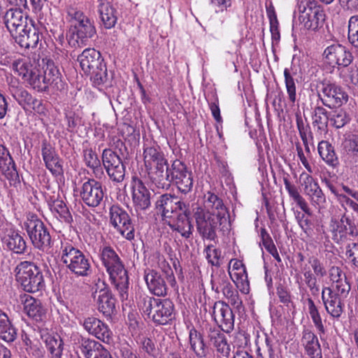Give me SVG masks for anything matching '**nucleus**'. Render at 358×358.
<instances>
[{"instance_id": "obj_12", "label": "nucleus", "mask_w": 358, "mask_h": 358, "mask_svg": "<svg viewBox=\"0 0 358 358\" xmlns=\"http://www.w3.org/2000/svg\"><path fill=\"white\" fill-rule=\"evenodd\" d=\"M109 223L117 232L127 241L135 238V228L129 213L118 204L109 208Z\"/></svg>"}, {"instance_id": "obj_58", "label": "nucleus", "mask_w": 358, "mask_h": 358, "mask_svg": "<svg viewBox=\"0 0 358 358\" xmlns=\"http://www.w3.org/2000/svg\"><path fill=\"white\" fill-rule=\"evenodd\" d=\"M348 28L349 42L358 49V15L350 17Z\"/></svg>"}, {"instance_id": "obj_1", "label": "nucleus", "mask_w": 358, "mask_h": 358, "mask_svg": "<svg viewBox=\"0 0 358 358\" xmlns=\"http://www.w3.org/2000/svg\"><path fill=\"white\" fill-rule=\"evenodd\" d=\"M66 20L71 23L69 43L73 47H84L94 41L96 29L93 19L75 6L66 8Z\"/></svg>"}, {"instance_id": "obj_8", "label": "nucleus", "mask_w": 358, "mask_h": 358, "mask_svg": "<svg viewBox=\"0 0 358 358\" xmlns=\"http://www.w3.org/2000/svg\"><path fill=\"white\" fill-rule=\"evenodd\" d=\"M299 20L306 29L316 30L325 20L323 7L315 0H298Z\"/></svg>"}, {"instance_id": "obj_62", "label": "nucleus", "mask_w": 358, "mask_h": 358, "mask_svg": "<svg viewBox=\"0 0 358 358\" xmlns=\"http://www.w3.org/2000/svg\"><path fill=\"white\" fill-rule=\"evenodd\" d=\"M308 263L317 278H323L327 275V271L324 264L317 257L314 256L310 257L308 259Z\"/></svg>"}, {"instance_id": "obj_51", "label": "nucleus", "mask_w": 358, "mask_h": 358, "mask_svg": "<svg viewBox=\"0 0 358 358\" xmlns=\"http://www.w3.org/2000/svg\"><path fill=\"white\" fill-rule=\"evenodd\" d=\"M317 150L321 158L329 165L336 166L338 164L337 155L332 145L326 141L319 143Z\"/></svg>"}, {"instance_id": "obj_28", "label": "nucleus", "mask_w": 358, "mask_h": 358, "mask_svg": "<svg viewBox=\"0 0 358 358\" xmlns=\"http://www.w3.org/2000/svg\"><path fill=\"white\" fill-rule=\"evenodd\" d=\"M189 206L188 203L187 210H180L172 219L166 222L173 231L178 232L182 237L187 239L192 236L194 228L189 217L191 213Z\"/></svg>"}, {"instance_id": "obj_39", "label": "nucleus", "mask_w": 358, "mask_h": 358, "mask_svg": "<svg viewBox=\"0 0 358 358\" xmlns=\"http://www.w3.org/2000/svg\"><path fill=\"white\" fill-rule=\"evenodd\" d=\"M302 344L306 354L310 358H322V348L317 336L310 329L303 331Z\"/></svg>"}, {"instance_id": "obj_15", "label": "nucleus", "mask_w": 358, "mask_h": 358, "mask_svg": "<svg viewBox=\"0 0 358 358\" xmlns=\"http://www.w3.org/2000/svg\"><path fill=\"white\" fill-rule=\"evenodd\" d=\"M11 67L14 73L20 76L24 83L39 92L40 87L43 85L40 81L41 69L25 58L14 60Z\"/></svg>"}, {"instance_id": "obj_23", "label": "nucleus", "mask_w": 358, "mask_h": 358, "mask_svg": "<svg viewBox=\"0 0 358 358\" xmlns=\"http://www.w3.org/2000/svg\"><path fill=\"white\" fill-rule=\"evenodd\" d=\"M330 231L332 233V238L336 243L344 242L350 237H355L358 235L351 220L343 215L340 219L331 217L330 222Z\"/></svg>"}, {"instance_id": "obj_53", "label": "nucleus", "mask_w": 358, "mask_h": 358, "mask_svg": "<svg viewBox=\"0 0 358 358\" xmlns=\"http://www.w3.org/2000/svg\"><path fill=\"white\" fill-rule=\"evenodd\" d=\"M292 73L290 69L285 68L283 71L285 84L286 91L288 95V99L292 105H294L296 101V82L294 78V75Z\"/></svg>"}, {"instance_id": "obj_33", "label": "nucleus", "mask_w": 358, "mask_h": 358, "mask_svg": "<svg viewBox=\"0 0 358 358\" xmlns=\"http://www.w3.org/2000/svg\"><path fill=\"white\" fill-rule=\"evenodd\" d=\"M342 145L345 154V163L358 176V134L348 135Z\"/></svg>"}, {"instance_id": "obj_56", "label": "nucleus", "mask_w": 358, "mask_h": 358, "mask_svg": "<svg viewBox=\"0 0 358 358\" xmlns=\"http://www.w3.org/2000/svg\"><path fill=\"white\" fill-rule=\"evenodd\" d=\"M350 120L349 115L342 108L330 112V122L337 129L342 128Z\"/></svg>"}, {"instance_id": "obj_19", "label": "nucleus", "mask_w": 358, "mask_h": 358, "mask_svg": "<svg viewBox=\"0 0 358 358\" xmlns=\"http://www.w3.org/2000/svg\"><path fill=\"white\" fill-rule=\"evenodd\" d=\"M102 164L110 179L121 182L125 176V166L119 155L111 149H104L102 152Z\"/></svg>"}, {"instance_id": "obj_2", "label": "nucleus", "mask_w": 358, "mask_h": 358, "mask_svg": "<svg viewBox=\"0 0 358 358\" xmlns=\"http://www.w3.org/2000/svg\"><path fill=\"white\" fill-rule=\"evenodd\" d=\"M171 183L185 194L191 192L193 187L192 172L179 159L173 161L171 164L168 163L153 185L158 189H168Z\"/></svg>"}, {"instance_id": "obj_59", "label": "nucleus", "mask_w": 358, "mask_h": 358, "mask_svg": "<svg viewBox=\"0 0 358 358\" xmlns=\"http://www.w3.org/2000/svg\"><path fill=\"white\" fill-rule=\"evenodd\" d=\"M208 264L219 267L220 266L221 250L215 248L213 244L206 246L204 249Z\"/></svg>"}, {"instance_id": "obj_45", "label": "nucleus", "mask_w": 358, "mask_h": 358, "mask_svg": "<svg viewBox=\"0 0 358 358\" xmlns=\"http://www.w3.org/2000/svg\"><path fill=\"white\" fill-rule=\"evenodd\" d=\"M17 329L8 315L0 309V338L6 342H13L17 338Z\"/></svg>"}, {"instance_id": "obj_35", "label": "nucleus", "mask_w": 358, "mask_h": 358, "mask_svg": "<svg viewBox=\"0 0 358 358\" xmlns=\"http://www.w3.org/2000/svg\"><path fill=\"white\" fill-rule=\"evenodd\" d=\"M78 61L85 74L93 72L103 63V57L99 51L94 48H86L78 57Z\"/></svg>"}, {"instance_id": "obj_29", "label": "nucleus", "mask_w": 358, "mask_h": 358, "mask_svg": "<svg viewBox=\"0 0 358 358\" xmlns=\"http://www.w3.org/2000/svg\"><path fill=\"white\" fill-rule=\"evenodd\" d=\"M1 17H3L6 27L13 37L20 31L22 32L28 26L27 17L23 14L22 8L4 10L3 15Z\"/></svg>"}, {"instance_id": "obj_40", "label": "nucleus", "mask_w": 358, "mask_h": 358, "mask_svg": "<svg viewBox=\"0 0 358 358\" xmlns=\"http://www.w3.org/2000/svg\"><path fill=\"white\" fill-rule=\"evenodd\" d=\"M13 38L22 48H34L39 41V32L34 26L30 24Z\"/></svg>"}, {"instance_id": "obj_24", "label": "nucleus", "mask_w": 358, "mask_h": 358, "mask_svg": "<svg viewBox=\"0 0 358 358\" xmlns=\"http://www.w3.org/2000/svg\"><path fill=\"white\" fill-rule=\"evenodd\" d=\"M212 316L218 325L227 333H230L234 327V314L228 303L223 301L215 302Z\"/></svg>"}, {"instance_id": "obj_32", "label": "nucleus", "mask_w": 358, "mask_h": 358, "mask_svg": "<svg viewBox=\"0 0 358 358\" xmlns=\"http://www.w3.org/2000/svg\"><path fill=\"white\" fill-rule=\"evenodd\" d=\"M225 331L219 327H210L207 329V339L210 345L213 346L218 354L228 357L231 348Z\"/></svg>"}, {"instance_id": "obj_47", "label": "nucleus", "mask_w": 358, "mask_h": 358, "mask_svg": "<svg viewBox=\"0 0 358 358\" xmlns=\"http://www.w3.org/2000/svg\"><path fill=\"white\" fill-rule=\"evenodd\" d=\"M103 348V345L94 339L82 337L79 341V348L85 358H96Z\"/></svg>"}, {"instance_id": "obj_34", "label": "nucleus", "mask_w": 358, "mask_h": 358, "mask_svg": "<svg viewBox=\"0 0 358 358\" xmlns=\"http://www.w3.org/2000/svg\"><path fill=\"white\" fill-rule=\"evenodd\" d=\"M20 301L24 306V310L27 315L37 322H41L46 318L45 309L39 300L29 294L20 295Z\"/></svg>"}, {"instance_id": "obj_5", "label": "nucleus", "mask_w": 358, "mask_h": 358, "mask_svg": "<svg viewBox=\"0 0 358 358\" xmlns=\"http://www.w3.org/2000/svg\"><path fill=\"white\" fill-rule=\"evenodd\" d=\"M61 262L77 277H87L92 268L88 255L74 247L69 242L62 243L60 252Z\"/></svg>"}, {"instance_id": "obj_14", "label": "nucleus", "mask_w": 358, "mask_h": 358, "mask_svg": "<svg viewBox=\"0 0 358 358\" xmlns=\"http://www.w3.org/2000/svg\"><path fill=\"white\" fill-rule=\"evenodd\" d=\"M319 88L320 100L329 108L341 106L348 101V93L336 83L324 80L320 83Z\"/></svg>"}, {"instance_id": "obj_43", "label": "nucleus", "mask_w": 358, "mask_h": 358, "mask_svg": "<svg viewBox=\"0 0 358 358\" xmlns=\"http://www.w3.org/2000/svg\"><path fill=\"white\" fill-rule=\"evenodd\" d=\"M329 277L332 281V285L330 287H324L323 289L350 291V285L345 274L340 267L332 266L329 270Z\"/></svg>"}, {"instance_id": "obj_63", "label": "nucleus", "mask_w": 358, "mask_h": 358, "mask_svg": "<svg viewBox=\"0 0 358 358\" xmlns=\"http://www.w3.org/2000/svg\"><path fill=\"white\" fill-rule=\"evenodd\" d=\"M208 103L212 113L213 117L218 123L222 122V118L220 115V110L219 107V99L217 94L213 92L212 98L208 99Z\"/></svg>"}, {"instance_id": "obj_25", "label": "nucleus", "mask_w": 358, "mask_h": 358, "mask_svg": "<svg viewBox=\"0 0 358 358\" xmlns=\"http://www.w3.org/2000/svg\"><path fill=\"white\" fill-rule=\"evenodd\" d=\"M82 325L92 336L106 344L113 342V334L107 324L95 317L84 319Z\"/></svg>"}, {"instance_id": "obj_30", "label": "nucleus", "mask_w": 358, "mask_h": 358, "mask_svg": "<svg viewBox=\"0 0 358 358\" xmlns=\"http://www.w3.org/2000/svg\"><path fill=\"white\" fill-rule=\"evenodd\" d=\"M144 280L152 294L157 296H165L167 294L169 283L159 271L150 268L145 269Z\"/></svg>"}, {"instance_id": "obj_4", "label": "nucleus", "mask_w": 358, "mask_h": 358, "mask_svg": "<svg viewBox=\"0 0 358 358\" xmlns=\"http://www.w3.org/2000/svg\"><path fill=\"white\" fill-rule=\"evenodd\" d=\"M138 307L144 317L155 325H166L175 318L174 304L169 299H155L143 295L139 297Z\"/></svg>"}, {"instance_id": "obj_18", "label": "nucleus", "mask_w": 358, "mask_h": 358, "mask_svg": "<svg viewBox=\"0 0 358 358\" xmlns=\"http://www.w3.org/2000/svg\"><path fill=\"white\" fill-rule=\"evenodd\" d=\"M104 195L101 183L94 178H87L79 189L80 199L88 207L99 206L103 201Z\"/></svg>"}, {"instance_id": "obj_61", "label": "nucleus", "mask_w": 358, "mask_h": 358, "mask_svg": "<svg viewBox=\"0 0 358 358\" xmlns=\"http://www.w3.org/2000/svg\"><path fill=\"white\" fill-rule=\"evenodd\" d=\"M305 285L308 287L312 296H317L320 291V285L317 283L316 275L312 271L303 274Z\"/></svg>"}, {"instance_id": "obj_41", "label": "nucleus", "mask_w": 358, "mask_h": 358, "mask_svg": "<svg viewBox=\"0 0 358 358\" xmlns=\"http://www.w3.org/2000/svg\"><path fill=\"white\" fill-rule=\"evenodd\" d=\"M97 11L106 29H111L117 22L116 10L108 0H98Z\"/></svg>"}, {"instance_id": "obj_52", "label": "nucleus", "mask_w": 358, "mask_h": 358, "mask_svg": "<svg viewBox=\"0 0 358 358\" xmlns=\"http://www.w3.org/2000/svg\"><path fill=\"white\" fill-rule=\"evenodd\" d=\"M310 209L309 212H301L296 210L294 212L295 218L296 222L302 231L309 237L314 235L315 220L310 217Z\"/></svg>"}, {"instance_id": "obj_49", "label": "nucleus", "mask_w": 358, "mask_h": 358, "mask_svg": "<svg viewBox=\"0 0 358 358\" xmlns=\"http://www.w3.org/2000/svg\"><path fill=\"white\" fill-rule=\"evenodd\" d=\"M283 182L285 189L288 192L289 197L299 206V207L303 212L308 213L309 206L308 203L301 195L296 186L290 182L288 175L283 177Z\"/></svg>"}, {"instance_id": "obj_7", "label": "nucleus", "mask_w": 358, "mask_h": 358, "mask_svg": "<svg viewBox=\"0 0 358 358\" xmlns=\"http://www.w3.org/2000/svg\"><path fill=\"white\" fill-rule=\"evenodd\" d=\"M23 228L34 248L48 252L52 248L53 242L50 230L36 215H27Z\"/></svg>"}, {"instance_id": "obj_9", "label": "nucleus", "mask_w": 358, "mask_h": 358, "mask_svg": "<svg viewBox=\"0 0 358 358\" xmlns=\"http://www.w3.org/2000/svg\"><path fill=\"white\" fill-rule=\"evenodd\" d=\"M3 219L0 215V240L3 249L17 255H24L27 250L24 238L12 224L4 223Z\"/></svg>"}, {"instance_id": "obj_38", "label": "nucleus", "mask_w": 358, "mask_h": 358, "mask_svg": "<svg viewBox=\"0 0 358 358\" xmlns=\"http://www.w3.org/2000/svg\"><path fill=\"white\" fill-rule=\"evenodd\" d=\"M46 201L51 213L61 222L71 224L73 222L72 215L65 202L55 196L46 197Z\"/></svg>"}, {"instance_id": "obj_57", "label": "nucleus", "mask_w": 358, "mask_h": 358, "mask_svg": "<svg viewBox=\"0 0 358 358\" xmlns=\"http://www.w3.org/2000/svg\"><path fill=\"white\" fill-rule=\"evenodd\" d=\"M157 264L160 270L159 272L166 278L169 285L174 287L176 284V278L169 263L162 257L159 258Z\"/></svg>"}, {"instance_id": "obj_27", "label": "nucleus", "mask_w": 358, "mask_h": 358, "mask_svg": "<svg viewBox=\"0 0 358 358\" xmlns=\"http://www.w3.org/2000/svg\"><path fill=\"white\" fill-rule=\"evenodd\" d=\"M41 155L45 166L51 174L56 178L63 176V161L55 148L46 141H43L41 146Z\"/></svg>"}, {"instance_id": "obj_6", "label": "nucleus", "mask_w": 358, "mask_h": 358, "mask_svg": "<svg viewBox=\"0 0 358 358\" xmlns=\"http://www.w3.org/2000/svg\"><path fill=\"white\" fill-rule=\"evenodd\" d=\"M14 273L16 281L24 292L34 293L45 287L41 268L32 262H20L15 266Z\"/></svg>"}, {"instance_id": "obj_36", "label": "nucleus", "mask_w": 358, "mask_h": 358, "mask_svg": "<svg viewBox=\"0 0 358 358\" xmlns=\"http://www.w3.org/2000/svg\"><path fill=\"white\" fill-rule=\"evenodd\" d=\"M40 334L50 358H64L66 356L64 352V342L59 336L50 334L44 330H40Z\"/></svg>"}, {"instance_id": "obj_55", "label": "nucleus", "mask_w": 358, "mask_h": 358, "mask_svg": "<svg viewBox=\"0 0 358 358\" xmlns=\"http://www.w3.org/2000/svg\"><path fill=\"white\" fill-rule=\"evenodd\" d=\"M231 278L234 282L241 283L240 290L241 292L247 294L249 292V282L248 280V273L245 267L241 268L239 270L233 272L229 271Z\"/></svg>"}, {"instance_id": "obj_16", "label": "nucleus", "mask_w": 358, "mask_h": 358, "mask_svg": "<svg viewBox=\"0 0 358 358\" xmlns=\"http://www.w3.org/2000/svg\"><path fill=\"white\" fill-rule=\"evenodd\" d=\"M350 291L322 289V299L327 313L331 318L339 320L345 313V303Z\"/></svg>"}, {"instance_id": "obj_26", "label": "nucleus", "mask_w": 358, "mask_h": 358, "mask_svg": "<svg viewBox=\"0 0 358 358\" xmlns=\"http://www.w3.org/2000/svg\"><path fill=\"white\" fill-rule=\"evenodd\" d=\"M41 83H43L39 88V92H47L49 87L55 90L64 89V83L62 80V75L55 63L48 60L45 68L41 72Z\"/></svg>"}, {"instance_id": "obj_42", "label": "nucleus", "mask_w": 358, "mask_h": 358, "mask_svg": "<svg viewBox=\"0 0 358 358\" xmlns=\"http://www.w3.org/2000/svg\"><path fill=\"white\" fill-rule=\"evenodd\" d=\"M189 344L190 350L194 352L196 358H206L208 354V348L204 341L203 335L195 328H192L189 332Z\"/></svg>"}, {"instance_id": "obj_13", "label": "nucleus", "mask_w": 358, "mask_h": 358, "mask_svg": "<svg viewBox=\"0 0 358 358\" xmlns=\"http://www.w3.org/2000/svg\"><path fill=\"white\" fill-rule=\"evenodd\" d=\"M93 297L98 310L107 319L111 318L115 312L116 299L103 280L98 278L92 287Z\"/></svg>"}, {"instance_id": "obj_37", "label": "nucleus", "mask_w": 358, "mask_h": 358, "mask_svg": "<svg viewBox=\"0 0 358 358\" xmlns=\"http://www.w3.org/2000/svg\"><path fill=\"white\" fill-rule=\"evenodd\" d=\"M40 334L50 358H64L66 356L64 352V342L59 336L50 334L44 330H40Z\"/></svg>"}, {"instance_id": "obj_54", "label": "nucleus", "mask_w": 358, "mask_h": 358, "mask_svg": "<svg viewBox=\"0 0 358 358\" xmlns=\"http://www.w3.org/2000/svg\"><path fill=\"white\" fill-rule=\"evenodd\" d=\"M313 119V124L317 126L318 129L324 130L330 121V113L322 106H317L314 109Z\"/></svg>"}, {"instance_id": "obj_64", "label": "nucleus", "mask_w": 358, "mask_h": 358, "mask_svg": "<svg viewBox=\"0 0 358 358\" xmlns=\"http://www.w3.org/2000/svg\"><path fill=\"white\" fill-rule=\"evenodd\" d=\"M223 295L229 300V302L234 308L239 310L243 307L242 300L239 296L238 291L234 287L223 294Z\"/></svg>"}, {"instance_id": "obj_48", "label": "nucleus", "mask_w": 358, "mask_h": 358, "mask_svg": "<svg viewBox=\"0 0 358 358\" xmlns=\"http://www.w3.org/2000/svg\"><path fill=\"white\" fill-rule=\"evenodd\" d=\"M87 75L90 76V80L95 87H108L112 86V76H108L106 65L104 63Z\"/></svg>"}, {"instance_id": "obj_60", "label": "nucleus", "mask_w": 358, "mask_h": 358, "mask_svg": "<svg viewBox=\"0 0 358 358\" xmlns=\"http://www.w3.org/2000/svg\"><path fill=\"white\" fill-rule=\"evenodd\" d=\"M13 164L14 162L9 151L4 145L0 144V171H6Z\"/></svg>"}, {"instance_id": "obj_50", "label": "nucleus", "mask_w": 358, "mask_h": 358, "mask_svg": "<svg viewBox=\"0 0 358 358\" xmlns=\"http://www.w3.org/2000/svg\"><path fill=\"white\" fill-rule=\"evenodd\" d=\"M283 182L285 189L288 192L289 197L299 206V207L303 212L308 213L309 206L308 203L301 195L296 186L290 182L288 175L283 177Z\"/></svg>"}, {"instance_id": "obj_44", "label": "nucleus", "mask_w": 358, "mask_h": 358, "mask_svg": "<svg viewBox=\"0 0 358 358\" xmlns=\"http://www.w3.org/2000/svg\"><path fill=\"white\" fill-rule=\"evenodd\" d=\"M210 284L212 290L217 294H224L233 287L224 270L213 271L211 274Z\"/></svg>"}, {"instance_id": "obj_22", "label": "nucleus", "mask_w": 358, "mask_h": 358, "mask_svg": "<svg viewBox=\"0 0 358 358\" xmlns=\"http://www.w3.org/2000/svg\"><path fill=\"white\" fill-rule=\"evenodd\" d=\"M204 202L207 210H209L210 208L212 210L211 213H215V215L220 220V230L223 233L228 232L231 227L229 214L222 199L217 194L208 192L204 195Z\"/></svg>"}, {"instance_id": "obj_31", "label": "nucleus", "mask_w": 358, "mask_h": 358, "mask_svg": "<svg viewBox=\"0 0 358 358\" xmlns=\"http://www.w3.org/2000/svg\"><path fill=\"white\" fill-rule=\"evenodd\" d=\"M132 201L137 213L145 211L151 206L150 192L140 179H134L133 181Z\"/></svg>"}, {"instance_id": "obj_11", "label": "nucleus", "mask_w": 358, "mask_h": 358, "mask_svg": "<svg viewBox=\"0 0 358 358\" xmlns=\"http://www.w3.org/2000/svg\"><path fill=\"white\" fill-rule=\"evenodd\" d=\"M193 217L200 236L203 240L215 241L217 238L216 229L217 224H220V220L215 213L201 206H196L193 208Z\"/></svg>"}, {"instance_id": "obj_3", "label": "nucleus", "mask_w": 358, "mask_h": 358, "mask_svg": "<svg viewBox=\"0 0 358 358\" xmlns=\"http://www.w3.org/2000/svg\"><path fill=\"white\" fill-rule=\"evenodd\" d=\"M101 260L106 269L111 283L119 292L121 299H127L129 284V277L120 258L111 247L106 246L101 250Z\"/></svg>"}, {"instance_id": "obj_10", "label": "nucleus", "mask_w": 358, "mask_h": 358, "mask_svg": "<svg viewBox=\"0 0 358 358\" xmlns=\"http://www.w3.org/2000/svg\"><path fill=\"white\" fill-rule=\"evenodd\" d=\"M143 159L149 178L153 185L167 165L168 160L155 143L144 146Z\"/></svg>"}, {"instance_id": "obj_21", "label": "nucleus", "mask_w": 358, "mask_h": 358, "mask_svg": "<svg viewBox=\"0 0 358 358\" xmlns=\"http://www.w3.org/2000/svg\"><path fill=\"white\" fill-rule=\"evenodd\" d=\"M302 180L301 186L304 194L307 196L312 205L318 208H324L327 206V198L322 189L320 187L317 180L306 173H302L300 176Z\"/></svg>"}, {"instance_id": "obj_17", "label": "nucleus", "mask_w": 358, "mask_h": 358, "mask_svg": "<svg viewBox=\"0 0 358 358\" xmlns=\"http://www.w3.org/2000/svg\"><path fill=\"white\" fill-rule=\"evenodd\" d=\"M322 57L332 67H348L354 59L350 48L338 42L327 45L323 51Z\"/></svg>"}, {"instance_id": "obj_46", "label": "nucleus", "mask_w": 358, "mask_h": 358, "mask_svg": "<svg viewBox=\"0 0 358 358\" xmlns=\"http://www.w3.org/2000/svg\"><path fill=\"white\" fill-rule=\"evenodd\" d=\"M83 157L85 164L92 170L96 178H100L103 174L101 161L94 149L85 148L83 150Z\"/></svg>"}, {"instance_id": "obj_20", "label": "nucleus", "mask_w": 358, "mask_h": 358, "mask_svg": "<svg viewBox=\"0 0 358 358\" xmlns=\"http://www.w3.org/2000/svg\"><path fill=\"white\" fill-rule=\"evenodd\" d=\"M185 203L178 199L173 194H164L158 196L155 202V208L162 217L163 220L167 222L172 219L176 214L181 210H187Z\"/></svg>"}]
</instances>
